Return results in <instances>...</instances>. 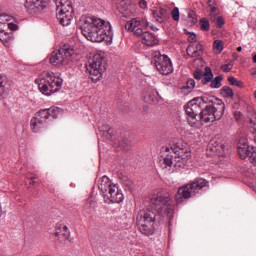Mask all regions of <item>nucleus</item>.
Wrapping results in <instances>:
<instances>
[{"instance_id":"obj_1","label":"nucleus","mask_w":256,"mask_h":256,"mask_svg":"<svg viewBox=\"0 0 256 256\" xmlns=\"http://www.w3.org/2000/svg\"><path fill=\"white\" fill-rule=\"evenodd\" d=\"M82 35L92 43H111L113 41V28L111 23L96 16H83L81 19Z\"/></svg>"},{"instance_id":"obj_2","label":"nucleus","mask_w":256,"mask_h":256,"mask_svg":"<svg viewBox=\"0 0 256 256\" xmlns=\"http://www.w3.org/2000/svg\"><path fill=\"white\" fill-rule=\"evenodd\" d=\"M204 105L200 110V123H215L221 121L225 115V102L215 96L204 94L201 96Z\"/></svg>"},{"instance_id":"obj_3","label":"nucleus","mask_w":256,"mask_h":256,"mask_svg":"<svg viewBox=\"0 0 256 256\" xmlns=\"http://www.w3.org/2000/svg\"><path fill=\"white\" fill-rule=\"evenodd\" d=\"M161 221H163V215L151 206L140 210L136 215V227L146 237L155 234V229L161 225Z\"/></svg>"},{"instance_id":"obj_4","label":"nucleus","mask_w":256,"mask_h":256,"mask_svg":"<svg viewBox=\"0 0 256 256\" xmlns=\"http://www.w3.org/2000/svg\"><path fill=\"white\" fill-rule=\"evenodd\" d=\"M36 85H38L39 91L47 97L61 91L63 87V80L56 77L53 72H43L36 80Z\"/></svg>"},{"instance_id":"obj_5","label":"nucleus","mask_w":256,"mask_h":256,"mask_svg":"<svg viewBox=\"0 0 256 256\" xmlns=\"http://www.w3.org/2000/svg\"><path fill=\"white\" fill-rule=\"evenodd\" d=\"M107 65V60L103 54H94L89 59L88 65H86V71L89 73L93 83H97L103 79V73L107 71Z\"/></svg>"},{"instance_id":"obj_6","label":"nucleus","mask_w":256,"mask_h":256,"mask_svg":"<svg viewBox=\"0 0 256 256\" xmlns=\"http://www.w3.org/2000/svg\"><path fill=\"white\" fill-rule=\"evenodd\" d=\"M59 113V108H49L38 111L30 121L31 131H33V133H41V131L47 127L49 117L57 119Z\"/></svg>"},{"instance_id":"obj_7","label":"nucleus","mask_w":256,"mask_h":256,"mask_svg":"<svg viewBox=\"0 0 256 256\" xmlns=\"http://www.w3.org/2000/svg\"><path fill=\"white\" fill-rule=\"evenodd\" d=\"M150 207L162 218L173 213V197L169 194H157L151 197Z\"/></svg>"},{"instance_id":"obj_8","label":"nucleus","mask_w":256,"mask_h":256,"mask_svg":"<svg viewBox=\"0 0 256 256\" xmlns=\"http://www.w3.org/2000/svg\"><path fill=\"white\" fill-rule=\"evenodd\" d=\"M75 55V48L73 45L64 44L57 51H53L50 56V63L54 67H61V65H69L71 57Z\"/></svg>"},{"instance_id":"obj_9","label":"nucleus","mask_w":256,"mask_h":256,"mask_svg":"<svg viewBox=\"0 0 256 256\" xmlns=\"http://www.w3.org/2000/svg\"><path fill=\"white\" fill-rule=\"evenodd\" d=\"M56 17L63 27L71 25L73 21V6L70 0H56Z\"/></svg>"},{"instance_id":"obj_10","label":"nucleus","mask_w":256,"mask_h":256,"mask_svg":"<svg viewBox=\"0 0 256 256\" xmlns=\"http://www.w3.org/2000/svg\"><path fill=\"white\" fill-rule=\"evenodd\" d=\"M151 55L152 63H154L157 71L161 75H171L173 73V62H171L169 56L161 54L160 51H154Z\"/></svg>"},{"instance_id":"obj_11","label":"nucleus","mask_w":256,"mask_h":256,"mask_svg":"<svg viewBox=\"0 0 256 256\" xmlns=\"http://www.w3.org/2000/svg\"><path fill=\"white\" fill-rule=\"evenodd\" d=\"M237 149L240 159H247V157H249L250 163L256 167V147L249 146L247 140L241 139Z\"/></svg>"},{"instance_id":"obj_12","label":"nucleus","mask_w":256,"mask_h":256,"mask_svg":"<svg viewBox=\"0 0 256 256\" xmlns=\"http://www.w3.org/2000/svg\"><path fill=\"white\" fill-rule=\"evenodd\" d=\"M197 101H199V98H194L184 106L191 127L197 123V115H201V102L197 103Z\"/></svg>"},{"instance_id":"obj_13","label":"nucleus","mask_w":256,"mask_h":256,"mask_svg":"<svg viewBox=\"0 0 256 256\" xmlns=\"http://www.w3.org/2000/svg\"><path fill=\"white\" fill-rule=\"evenodd\" d=\"M134 35L136 37H141L143 45H146V47H155V45H159V39L155 34L143 31L142 28H138L134 31Z\"/></svg>"},{"instance_id":"obj_14","label":"nucleus","mask_w":256,"mask_h":256,"mask_svg":"<svg viewBox=\"0 0 256 256\" xmlns=\"http://www.w3.org/2000/svg\"><path fill=\"white\" fill-rule=\"evenodd\" d=\"M105 203L111 204V203H123V199L125 197L123 196V192L119 190V187L117 185H113L110 190L104 194Z\"/></svg>"},{"instance_id":"obj_15","label":"nucleus","mask_w":256,"mask_h":256,"mask_svg":"<svg viewBox=\"0 0 256 256\" xmlns=\"http://www.w3.org/2000/svg\"><path fill=\"white\" fill-rule=\"evenodd\" d=\"M191 197H195L193 190H191V186H189V184H184L175 194V201L179 204L183 203V201H187V199H191Z\"/></svg>"},{"instance_id":"obj_16","label":"nucleus","mask_w":256,"mask_h":256,"mask_svg":"<svg viewBox=\"0 0 256 256\" xmlns=\"http://www.w3.org/2000/svg\"><path fill=\"white\" fill-rule=\"evenodd\" d=\"M43 3H49V0H26L25 9L29 15H35L43 8Z\"/></svg>"},{"instance_id":"obj_17","label":"nucleus","mask_w":256,"mask_h":256,"mask_svg":"<svg viewBox=\"0 0 256 256\" xmlns=\"http://www.w3.org/2000/svg\"><path fill=\"white\" fill-rule=\"evenodd\" d=\"M203 51H205V48L200 42L189 44L186 49L187 55L192 59H195V57H201V55H203Z\"/></svg>"},{"instance_id":"obj_18","label":"nucleus","mask_w":256,"mask_h":256,"mask_svg":"<svg viewBox=\"0 0 256 256\" xmlns=\"http://www.w3.org/2000/svg\"><path fill=\"white\" fill-rule=\"evenodd\" d=\"M0 41L8 47L13 41V32H9L8 24L0 23Z\"/></svg>"},{"instance_id":"obj_19","label":"nucleus","mask_w":256,"mask_h":256,"mask_svg":"<svg viewBox=\"0 0 256 256\" xmlns=\"http://www.w3.org/2000/svg\"><path fill=\"white\" fill-rule=\"evenodd\" d=\"M143 99L145 103H157V101H159V92H157L155 88L148 87L144 89Z\"/></svg>"},{"instance_id":"obj_20","label":"nucleus","mask_w":256,"mask_h":256,"mask_svg":"<svg viewBox=\"0 0 256 256\" xmlns=\"http://www.w3.org/2000/svg\"><path fill=\"white\" fill-rule=\"evenodd\" d=\"M188 185L190 186L192 193H194L195 195L196 193H199L201 189H205V187H209V181L203 178H196L190 183H188Z\"/></svg>"},{"instance_id":"obj_21","label":"nucleus","mask_w":256,"mask_h":256,"mask_svg":"<svg viewBox=\"0 0 256 256\" xmlns=\"http://www.w3.org/2000/svg\"><path fill=\"white\" fill-rule=\"evenodd\" d=\"M189 159H191V152H185L181 156H175L174 157L175 169H181L182 167H185Z\"/></svg>"},{"instance_id":"obj_22","label":"nucleus","mask_w":256,"mask_h":256,"mask_svg":"<svg viewBox=\"0 0 256 256\" xmlns=\"http://www.w3.org/2000/svg\"><path fill=\"white\" fill-rule=\"evenodd\" d=\"M98 188L103 195H106L113 188V183H111L109 177L102 176L98 182Z\"/></svg>"},{"instance_id":"obj_23","label":"nucleus","mask_w":256,"mask_h":256,"mask_svg":"<svg viewBox=\"0 0 256 256\" xmlns=\"http://www.w3.org/2000/svg\"><path fill=\"white\" fill-rule=\"evenodd\" d=\"M70 235L71 232L69 231V228L65 225L59 227L55 232V237H57L60 243H65V241H68Z\"/></svg>"},{"instance_id":"obj_24","label":"nucleus","mask_w":256,"mask_h":256,"mask_svg":"<svg viewBox=\"0 0 256 256\" xmlns=\"http://www.w3.org/2000/svg\"><path fill=\"white\" fill-rule=\"evenodd\" d=\"M208 149L216 155H223V152L225 151V144L221 143V141L212 140L208 145Z\"/></svg>"},{"instance_id":"obj_25","label":"nucleus","mask_w":256,"mask_h":256,"mask_svg":"<svg viewBox=\"0 0 256 256\" xmlns=\"http://www.w3.org/2000/svg\"><path fill=\"white\" fill-rule=\"evenodd\" d=\"M152 15L158 23H164L165 20L167 19V10H165L163 8H159L157 10H154L152 12Z\"/></svg>"},{"instance_id":"obj_26","label":"nucleus","mask_w":256,"mask_h":256,"mask_svg":"<svg viewBox=\"0 0 256 256\" xmlns=\"http://www.w3.org/2000/svg\"><path fill=\"white\" fill-rule=\"evenodd\" d=\"M139 27H141V18H134L125 24V29H127V31L135 32Z\"/></svg>"},{"instance_id":"obj_27","label":"nucleus","mask_w":256,"mask_h":256,"mask_svg":"<svg viewBox=\"0 0 256 256\" xmlns=\"http://www.w3.org/2000/svg\"><path fill=\"white\" fill-rule=\"evenodd\" d=\"M213 71L211 70V67L207 66L204 68V74L203 78L201 80L202 85H207V83H211L213 79Z\"/></svg>"},{"instance_id":"obj_28","label":"nucleus","mask_w":256,"mask_h":256,"mask_svg":"<svg viewBox=\"0 0 256 256\" xmlns=\"http://www.w3.org/2000/svg\"><path fill=\"white\" fill-rule=\"evenodd\" d=\"M7 85H8L7 77L0 74V97H3V95L7 93Z\"/></svg>"},{"instance_id":"obj_29","label":"nucleus","mask_w":256,"mask_h":256,"mask_svg":"<svg viewBox=\"0 0 256 256\" xmlns=\"http://www.w3.org/2000/svg\"><path fill=\"white\" fill-rule=\"evenodd\" d=\"M173 155H175V153H173V152L165 155V157L163 159L165 168L171 167L172 165H174L175 157H173Z\"/></svg>"},{"instance_id":"obj_30","label":"nucleus","mask_w":256,"mask_h":256,"mask_svg":"<svg viewBox=\"0 0 256 256\" xmlns=\"http://www.w3.org/2000/svg\"><path fill=\"white\" fill-rule=\"evenodd\" d=\"M223 81V75H218L214 78V80L212 79V81L210 82V87L212 89H219L221 87V82Z\"/></svg>"},{"instance_id":"obj_31","label":"nucleus","mask_w":256,"mask_h":256,"mask_svg":"<svg viewBox=\"0 0 256 256\" xmlns=\"http://www.w3.org/2000/svg\"><path fill=\"white\" fill-rule=\"evenodd\" d=\"M221 92L227 99H233V96L235 95L233 89H231L229 86H223Z\"/></svg>"},{"instance_id":"obj_32","label":"nucleus","mask_w":256,"mask_h":256,"mask_svg":"<svg viewBox=\"0 0 256 256\" xmlns=\"http://www.w3.org/2000/svg\"><path fill=\"white\" fill-rule=\"evenodd\" d=\"M93 201H88L83 209V212L85 213V215H91V213L95 212V207H93Z\"/></svg>"},{"instance_id":"obj_33","label":"nucleus","mask_w":256,"mask_h":256,"mask_svg":"<svg viewBox=\"0 0 256 256\" xmlns=\"http://www.w3.org/2000/svg\"><path fill=\"white\" fill-rule=\"evenodd\" d=\"M131 146H132V142H131V138L129 137L124 138L122 142H120V147H122L124 151H129V149H131Z\"/></svg>"},{"instance_id":"obj_34","label":"nucleus","mask_w":256,"mask_h":256,"mask_svg":"<svg viewBox=\"0 0 256 256\" xmlns=\"http://www.w3.org/2000/svg\"><path fill=\"white\" fill-rule=\"evenodd\" d=\"M199 23L201 31H209V29H211V25L207 18H201Z\"/></svg>"},{"instance_id":"obj_35","label":"nucleus","mask_w":256,"mask_h":256,"mask_svg":"<svg viewBox=\"0 0 256 256\" xmlns=\"http://www.w3.org/2000/svg\"><path fill=\"white\" fill-rule=\"evenodd\" d=\"M228 83H230V85H233L234 87H239L240 89H242L243 87V82L239 81L233 76L228 77Z\"/></svg>"},{"instance_id":"obj_36","label":"nucleus","mask_w":256,"mask_h":256,"mask_svg":"<svg viewBox=\"0 0 256 256\" xmlns=\"http://www.w3.org/2000/svg\"><path fill=\"white\" fill-rule=\"evenodd\" d=\"M213 48L215 49V53H221L223 51V42L221 40H215Z\"/></svg>"},{"instance_id":"obj_37","label":"nucleus","mask_w":256,"mask_h":256,"mask_svg":"<svg viewBox=\"0 0 256 256\" xmlns=\"http://www.w3.org/2000/svg\"><path fill=\"white\" fill-rule=\"evenodd\" d=\"M184 31H185L186 35H189L188 41H189L190 45L192 43H198L197 42V35L195 33H191L189 31H187L186 29Z\"/></svg>"},{"instance_id":"obj_38","label":"nucleus","mask_w":256,"mask_h":256,"mask_svg":"<svg viewBox=\"0 0 256 256\" xmlns=\"http://www.w3.org/2000/svg\"><path fill=\"white\" fill-rule=\"evenodd\" d=\"M203 75H204V72L200 69H196L194 72H193V77L194 79H196L197 81H203Z\"/></svg>"},{"instance_id":"obj_39","label":"nucleus","mask_w":256,"mask_h":256,"mask_svg":"<svg viewBox=\"0 0 256 256\" xmlns=\"http://www.w3.org/2000/svg\"><path fill=\"white\" fill-rule=\"evenodd\" d=\"M13 19L10 15L0 14V23L4 25H8L9 21Z\"/></svg>"},{"instance_id":"obj_40","label":"nucleus","mask_w":256,"mask_h":256,"mask_svg":"<svg viewBox=\"0 0 256 256\" xmlns=\"http://www.w3.org/2000/svg\"><path fill=\"white\" fill-rule=\"evenodd\" d=\"M231 69H233V62H229L227 64H223L221 66V70L224 72V73H229L231 71Z\"/></svg>"},{"instance_id":"obj_41","label":"nucleus","mask_w":256,"mask_h":256,"mask_svg":"<svg viewBox=\"0 0 256 256\" xmlns=\"http://www.w3.org/2000/svg\"><path fill=\"white\" fill-rule=\"evenodd\" d=\"M216 27L218 29H221V27H223V25H225V19H223V16H218L216 19Z\"/></svg>"},{"instance_id":"obj_42","label":"nucleus","mask_w":256,"mask_h":256,"mask_svg":"<svg viewBox=\"0 0 256 256\" xmlns=\"http://www.w3.org/2000/svg\"><path fill=\"white\" fill-rule=\"evenodd\" d=\"M186 89H188L189 91H193V89H195V80L194 79L187 80Z\"/></svg>"},{"instance_id":"obj_43","label":"nucleus","mask_w":256,"mask_h":256,"mask_svg":"<svg viewBox=\"0 0 256 256\" xmlns=\"http://www.w3.org/2000/svg\"><path fill=\"white\" fill-rule=\"evenodd\" d=\"M8 33H13V31H17L19 29V26L15 23L8 22Z\"/></svg>"},{"instance_id":"obj_44","label":"nucleus","mask_w":256,"mask_h":256,"mask_svg":"<svg viewBox=\"0 0 256 256\" xmlns=\"http://www.w3.org/2000/svg\"><path fill=\"white\" fill-rule=\"evenodd\" d=\"M171 13H172L173 21H179V8L178 7L173 8Z\"/></svg>"},{"instance_id":"obj_45","label":"nucleus","mask_w":256,"mask_h":256,"mask_svg":"<svg viewBox=\"0 0 256 256\" xmlns=\"http://www.w3.org/2000/svg\"><path fill=\"white\" fill-rule=\"evenodd\" d=\"M149 27V22H147V19H140V27L138 29H147Z\"/></svg>"},{"instance_id":"obj_46","label":"nucleus","mask_w":256,"mask_h":256,"mask_svg":"<svg viewBox=\"0 0 256 256\" xmlns=\"http://www.w3.org/2000/svg\"><path fill=\"white\" fill-rule=\"evenodd\" d=\"M106 133V137L107 139H111V137H113V129L112 128H108L106 129V131L104 130V135Z\"/></svg>"},{"instance_id":"obj_47","label":"nucleus","mask_w":256,"mask_h":256,"mask_svg":"<svg viewBox=\"0 0 256 256\" xmlns=\"http://www.w3.org/2000/svg\"><path fill=\"white\" fill-rule=\"evenodd\" d=\"M139 6H140L141 9H147V1L140 0Z\"/></svg>"},{"instance_id":"obj_48","label":"nucleus","mask_w":256,"mask_h":256,"mask_svg":"<svg viewBox=\"0 0 256 256\" xmlns=\"http://www.w3.org/2000/svg\"><path fill=\"white\" fill-rule=\"evenodd\" d=\"M235 121L239 122L241 119V112H234Z\"/></svg>"},{"instance_id":"obj_49","label":"nucleus","mask_w":256,"mask_h":256,"mask_svg":"<svg viewBox=\"0 0 256 256\" xmlns=\"http://www.w3.org/2000/svg\"><path fill=\"white\" fill-rule=\"evenodd\" d=\"M210 18L212 21H215L217 19V12H215V13L210 12Z\"/></svg>"},{"instance_id":"obj_50","label":"nucleus","mask_w":256,"mask_h":256,"mask_svg":"<svg viewBox=\"0 0 256 256\" xmlns=\"http://www.w3.org/2000/svg\"><path fill=\"white\" fill-rule=\"evenodd\" d=\"M35 179H37V177H30V185H35Z\"/></svg>"},{"instance_id":"obj_51","label":"nucleus","mask_w":256,"mask_h":256,"mask_svg":"<svg viewBox=\"0 0 256 256\" xmlns=\"http://www.w3.org/2000/svg\"><path fill=\"white\" fill-rule=\"evenodd\" d=\"M210 12L217 13V7L212 6L211 9H210Z\"/></svg>"},{"instance_id":"obj_52","label":"nucleus","mask_w":256,"mask_h":256,"mask_svg":"<svg viewBox=\"0 0 256 256\" xmlns=\"http://www.w3.org/2000/svg\"><path fill=\"white\" fill-rule=\"evenodd\" d=\"M253 61L256 63V54L253 56Z\"/></svg>"},{"instance_id":"obj_53","label":"nucleus","mask_w":256,"mask_h":256,"mask_svg":"<svg viewBox=\"0 0 256 256\" xmlns=\"http://www.w3.org/2000/svg\"><path fill=\"white\" fill-rule=\"evenodd\" d=\"M241 49H242L241 47H238L237 51H241Z\"/></svg>"},{"instance_id":"obj_54","label":"nucleus","mask_w":256,"mask_h":256,"mask_svg":"<svg viewBox=\"0 0 256 256\" xmlns=\"http://www.w3.org/2000/svg\"><path fill=\"white\" fill-rule=\"evenodd\" d=\"M255 73H256V69L254 70V72H252V75H255Z\"/></svg>"},{"instance_id":"obj_55","label":"nucleus","mask_w":256,"mask_h":256,"mask_svg":"<svg viewBox=\"0 0 256 256\" xmlns=\"http://www.w3.org/2000/svg\"><path fill=\"white\" fill-rule=\"evenodd\" d=\"M166 152L169 153V148H166Z\"/></svg>"},{"instance_id":"obj_56","label":"nucleus","mask_w":256,"mask_h":256,"mask_svg":"<svg viewBox=\"0 0 256 256\" xmlns=\"http://www.w3.org/2000/svg\"><path fill=\"white\" fill-rule=\"evenodd\" d=\"M254 97H255V99H256V91L254 92Z\"/></svg>"}]
</instances>
